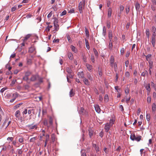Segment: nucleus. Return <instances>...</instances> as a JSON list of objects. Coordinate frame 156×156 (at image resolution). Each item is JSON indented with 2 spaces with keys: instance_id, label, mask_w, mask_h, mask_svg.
Returning a JSON list of instances; mask_svg holds the SVG:
<instances>
[{
  "instance_id": "29",
  "label": "nucleus",
  "mask_w": 156,
  "mask_h": 156,
  "mask_svg": "<svg viewBox=\"0 0 156 156\" xmlns=\"http://www.w3.org/2000/svg\"><path fill=\"white\" fill-rule=\"evenodd\" d=\"M145 88L146 89V90L149 91H150L151 90V88H150V83H148L147 85L146 86Z\"/></svg>"
},
{
  "instance_id": "41",
  "label": "nucleus",
  "mask_w": 156,
  "mask_h": 156,
  "mask_svg": "<svg viewBox=\"0 0 156 156\" xmlns=\"http://www.w3.org/2000/svg\"><path fill=\"white\" fill-rule=\"evenodd\" d=\"M147 74V71L146 70H145L141 73V75L142 76H145L146 74Z\"/></svg>"
},
{
  "instance_id": "8",
  "label": "nucleus",
  "mask_w": 156,
  "mask_h": 156,
  "mask_svg": "<svg viewBox=\"0 0 156 156\" xmlns=\"http://www.w3.org/2000/svg\"><path fill=\"white\" fill-rule=\"evenodd\" d=\"M38 77V76L37 75H33L31 77L30 80L32 81H35Z\"/></svg>"
},
{
  "instance_id": "12",
  "label": "nucleus",
  "mask_w": 156,
  "mask_h": 156,
  "mask_svg": "<svg viewBox=\"0 0 156 156\" xmlns=\"http://www.w3.org/2000/svg\"><path fill=\"white\" fill-rule=\"evenodd\" d=\"M93 147L95 149V151L97 153H98V152L99 151V149L98 146H97L96 144H93Z\"/></svg>"
},
{
  "instance_id": "14",
  "label": "nucleus",
  "mask_w": 156,
  "mask_h": 156,
  "mask_svg": "<svg viewBox=\"0 0 156 156\" xmlns=\"http://www.w3.org/2000/svg\"><path fill=\"white\" fill-rule=\"evenodd\" d=\"M75 93L74 90L73 89H71L70 91L69 95L70 97H72L74 95Z\"/></svg>"
},
{
  "instance_id": "58",
  "label": "nucleus",
  "mask_w": 156,
  "mask_h": 156,
  "mask_svg": "<svg viewBox=\"0 0 156 156\" xmlns=\"http://www.w3.org/2000/svg\"><path fill=\"white\" fill-rule=\"evenodd\" d=\"M91 60L94 63L95 61L94 57L93 55H91Z\"/></svg>"
},
{
  "instance_id": "20",
  "label": "nucleus",
  "mask_w": 156,
  "mask_h": 156,
  "mask_svg": "<svg viewBox=\"0 0 156 156\" xmlns=\"http://www.w3.org/2000/svg\"><path fill=\"white\" fill-rule=\"evenodd\" d=\"M108 37L109 38L110 41H111L112 37V31H109L108 34Z\"/></svg>"
},
{
  "instance_id": "62",
  "label": "nucleus",
  "mask_w": 156,
  "mask_h": 156,
  "mask_svg": "<svg viewBox=\"0 0 156 156\" xmlns=\"http://www.w3.org/2000/svg\"><path fill=\"white\" fill-rule=\"evenodd\" d=\"M129 11V7H128L126 8V12L127 14Z\"/></svg>"
},
{
  "instance_id": "28",
  "label": "nucleus",
  "mask_w": 156,
  "mask_h": 156,
  "mask_svg": "<svg viewBox=\"0 0 156 156\" xmlns=\"http://www.w3.org/2000/svg\"><path fill=\"white\" fill-rule=\"evenodd\" d=\"M104 101L105 102H107L109 101V98L107 94H106L104 97Z\"/></svg>"
},
{
  "instance_id": "6",
  "label": "nucleus",
  "mask_w": 156,
  "mask_h": 156,
  "mask_svg": "<svg viewBox=\"0 0 156 156\" xmlns=\"http://www.w3.org/2000/svg\"><path fill=\"white\" fill-rule=\"evenodd\" d=\"M114 62V58L113 56L112 55L110 57V63L111 66L113 67Z\"/></svg>"
},
{
  "instance_id": "60",
  "label": "nucleus",
  "mask_w": 156,
  "mask_h": 156,
  "mask_svg": "<svg viewBox=\"0 0 156 156\" xmlns=\"http://www.w3.org/2000/svg\"><path fill=\"white\" fill-rule=\"evenodd\" d=\"M151 55L150 54H148L146 56V59L147 61H148V59L150 58Z\"/></svg>"
},
{
  "instance_id": "45",
  "label": "nucleus",
  "mask_w": 156,
  "mask_h": 156,
  "mask_svg": "<svg viewBox=\"0 0 156 156\" xmlns=\"http://www.w3.org/2000/svg\"><path fill=\"white\" fill-rule=\"evenodd\" d=\"M19 141L20 143H22L23 141V138L22 137H20L19 139Z\"/></svg>"
},
{
  "instance_id": "63",
  "label": "nucleus",
  "mask_w": 156,
  "mask_h": 156,
  "mask_svg": "<svg viewBox=\"0 0 156 156\" xmlns=\"http://www.w3.org/2000/svg\"><path fill=\"white\" fill-rule=\"evenodd\" d=\"M121 54L122 55H123L124 52V48H122L120 50Z\"/></svg>"
},
{
  "instance_id": "35",
  "label": "nucleus",
  "mask_w": 156,
  "mask_h": 156,
  "mask_svg": "<svg viewBox=\"0 0 156 156\" xmlns=\"http://www.w3.org/2000/svg\"><path fill=\"white\" fill-rule=\"evenodd\" d=\"M49 139V136L48 134H47L45 135V142H46L48 141Z\"/></svg>"
},
{
  "instance_id": "25",
  "label": "nucleus",
  "mask_w": 156,
  "mask_h": 156,
  "mask_svg": "<svg viewBox=\"0 0 156 156\" xmlns=\"http://www.w3.org/2000/svg\"><path fill=\"white\" fill-rule=\"evenodd\" d=\"M156 109V105L154 103L152 104V110L153 112H155Z\"/></svg>"
},
{
  "instance_id": "40",
  "label": "nucleus",
  "mask_w": 156,
  "mask_h": 156,
  "mask_svg": "<svg viewBox=\"0 0 156 156\" xmlns=\"http://www.w3.org/2000/svg\"><path fill=\"white\" fill-rule=\"evenodd\" d=\"M23 79L27 82H28L29 80V77L26 76L25 75V76L23 77Z\"/></svg>"
},
{
  "instance_id": "54",
  "label": "nucleus",
  "mask_w": 156,
  "mask_h": 156,
  "mask_svg": "<svg viewBox=\"0 0 156 156\" xmlns=\"http://www.w3.org/2000/svg\"><path fill=\"white\" fill-rule=\"evenodd\" d=\"M107 25L108 28L109 29L110 27V22L109 21H107Z\"/></svg>"
},
{
  "instance_id": "48",
  "label": "nucleus",
  "mask_w": 156,
  "mask_h": 156,
  "mask_svg": "<svg viewBox=\"0 0 156 156\" xmlns=\"http://www.w3.org/2000/svg\"><path fill=\"white\" fill-rule=\"evenodd\" d=\"M87 77L88 78V79L90 80H93V78L89 74H87Z\"/></svg>"
},
{
  "instance_id": "9",
  "label": "nucleus",
  "mask_w": 156,
  "mask_h": 156,
  "mask_svg": "<svg viewBox=\"0 0 156 156\" xmlns=\"http://www.w3.org/2000/svg\"><path fill=\"white\" fill-rule=\"evenodd\" d=\"M94 108L96 111L98 113H99L101 112V109L98 105H94Z\"/></svg>"
},
{
  "instance_id": "38",
  "label": "nucleus",
  "mask_w": 156,
  "mask_h": 156,
  "mask_svg": "<svg viewBox=\"0 0 156 156\" xmlns=\"http://www.w3.org/2000/svg\"><path fill=\"white\" fill-rule=\"evenodd\" d=\"M67 38L69 42L70 43H71L72 42V40L70 36L69 35H67Z\"/></svg>"
},
{
  "instance_id": "42",
  "label": "nucleus",
  "mask_w": 156,
  "mask_h": 156,
  "mask_svg": "<svg viewBox=\"0 0 156 156\" xmlns=\"http://www.w3.org/2000/svg\"><path fill=\"white\" fill-rule=\"evenodd\" d=\"M125 91L126 94H128L129 92V89L128 87H126L125 90Z\"/></svg>"
},
{
  "instance_id": "2",
  "label": "nucleus",
  "mask_w": 156,
  "mask_h": 156,
  "mask_svg": "<svg viewBox=\"0 0 156 156\" xmlns=\"http://www.w3.org/2000/svg\"><path fill=\"white\" fill-rule=\"evenodd\" d=\"M85 4V0H82L80 2L78 5L80 13L83 12V9H84Z\"/></svg>"
},
{
  "instance_id": "44",
  "label": "nucleus",
  "mask_w": 156,
  "mask_h": 156,
  "mask_svg": "<svg viewBox=\"0 0 156 156\" xmlns=\"http://www.w3.org/2000/svg\"><path fill=\"white\" fill-rule=\"evenodd\" d=\"M52 26L48 25L46 28V30L48 31H49L50 30V28L52 27Z\"/></svg>"
},
{
  "instance_id": "4",
  "label": "nucleus",
  "mask_w": 156,
  "mask_h": 156,
  "mask_svg": "<svg viewBox=\"0 0 156 156\" xmlns=\"http://www.w3.org/2000/svg\"><path fill=\"white\" fill-rule=\"evenodd\" d=\"M37 125H33V124L29 125L26 126V127L28 129L30 130L37 128Z\"/></svg>"
},
{
  "instance_id": "11",
  "label": "nucleus",
  "mask_w": 156,
  "mask_h": 156,
  "mask_svg": "<svg viewBox=\"0 0 156 156\" xmlns=\"http://www.w3.org/2000/svg\"><path fill=\"white\" fill-rule=\"evenodd\" d=\"M68 57L69 58L70 60H73V55L72 53L71 52H69L68 54Z\"/></svg>"
},
{
  "instance_id": "59",
  "label": "nucleus",
  "mask_w": 156,
  "mask_h": 156,
  "mask_svg": "<svg viewBox=\"0 0 156 156\" xmlns=\"http://www.w3.org/2000/svg\"><path fill=\"white\" fill-rule=\"evenodd\" d=\"M52 12H50L48 14V16H47V17L48 18H50L51 16L52 15Z\"/></svg>"
},
{
  "instance_id": "17",
  "label": "nucleus",
  "mask_w": 156,
  "mask_h": 156,
  "mask_svg": "<svg viewBox=\"0 0 156 156\" xmlns=\"http://www.w3.org/2000/svg\"><path fill=\"white\" fill-rule=\"evenodd\" d=\"M54 27L55 30L56 31H58L59 29V26L57 23H54Z\"/></svg>"
},
{
  "instance_id": "19",
  "label": "nucleus",
  "mask_w": 156,
  "mask_h": 156,
  "mask_svg": "<svg viewBox=\"0 0 156 156\" xmlns=\"http://www.w3.org/2000/svg\"><path fill=\"white\" fill-rule=\"evenodd\" d=\"M86 66L88 70L90 71L92 69V66L90 65L87 63L86 64Z\"/></svg>"
},
{
  "instance_id": "53",
  "label": "nucleus",
  "mask_w": 156,
  "mask_h": 156,
  "mask_svg": "<svg viewBox=\"0 0 156 156\" xmlns=\"http://www.w3.org/2000/svg\"><path fill=\"white\" fill-rule=\"evenodd\" d=\"M66 10L63 11L60 14V16H62L66 14Z\"/></svg>"
},
{
  "instance_id": "43",
  "label": "nucleus",
  "mask_w": 156,
  "mask_h": 156,
  "mask_svg": "<svg viewBox=\"0 0 156 156\" xmlns=\"http://www.w3.org/2000/svg\"><path fill=\"white\" fill-rule=\"evenodd\" d=\"M146 35H147V37L148 38L149 37V34H150L149 30L148 29H147L146 30Z\"/></svg>"
},
{
  "instance_id": "57",
  "label": "nucleus",
  "mask_w": 156,
  "mask_h": 156,
  "mask_svg": "<svg viewBox=\"0 0 156 156\" xmlns=\"http://www.w3.org/2000/svg\"><path fill=\"white\" fill-rule=\"evenodd\" d=\"M8 119V122H7V124L5 126V128H6L9 125V124L11 122V121H8L9 118Z\"/></svg>"
},
{
  "instance_id": "36",
  "label": "nucleus",
  "mask_w": 156,
  "mask_h": 156,
  "mask_svg": "<svg viewBox=\"0 0 156 156\" xmlns=\"http://www.w3.org/2000/svg\"><path fill=\"white\" fill-rule=\"evenodd\" d=\"M66 71L69 74H71L72 72V70L68 67L66 68Z\"/></svg>"
},
{
  "instance_id": "34",
  "label": "nucleus",
  "mask_w": 156,
  "mask_h": 156,
  "mask_svg": "<svg viewBox=\"0 0 156 156\" xmlns=\"http://www.w3.org/2000/svg\"><path fill=\"white\" fill-rule=\"evenodd\" d=\"M8 122V119L6 118L5 119L4 122L3 124H2V126L3 127H5V126L7 124V122Z\"/></svg>"
},
{
  "instance_id": "49",
  "label": "nucleus",
  "mask_w": 156,
  "mask_h": 156,
  "mask_svg": "<svg viewBox=\"0 0 156 156\" xmlns=\"http://www.w3.org/2000/svg\"><path fill=\"white\" fill-rule=\"evenodd\" d=\"M83 59L85 62H87V57L84 55H83Z\"/></svg>"
},
{
  "instance_id": "16",
  "label": "nucleus",
  "mask_w": 156,
  "mask_h": 156,
  "mask_svg": "<svg viewBox=\"0 0 156 156\" xmlns=\"http://www.w3.org/2000/svg\"><path fill=\"white\" fill-rule=\"evenodd\" d=\"M77 74L80 78H82L84 77V74L82 71L80 72H79Z\"/></svg>"
},
{
  "instance_id": "18",
  "label": "nucleus",
  "mask_w": 156,
  "mask_h": 156,
  "mask_svg": "<svg viewBox=\"0 0 156 156\" xmlns=\"http://www.w3.org/2000/svg\"><path fill=\"white\" fill-rule=\"evenodd\" d=\"M83 81L85 85H89L90 84V83L88 80L85 78L83 79Z\"/></svg>"
},
{
  "instance_id": "46",
  "label": "nucleus",
  "mask_w": 156,
  "mask_h": 156,
  "mask_svg": "<svg viewBox=\"0 0 156 156\" xmlns=\"http://www.w3.org/2000/svg\"><path fill=\"white\" fill-rule=\"evenodd\" d=\"M115 121L114 120L112 119L110 120V122L109 123L111 126H112V125L114 123Z\"/></svg>"
},
{
  "instance_id": "27",
  "label": "nucleus",
  "mask_w": 156,
  "mask_h": 156,
  "mask_svg": "<svg viewBox=\"0 0 156 156\" xmlns=\"http://www.w3.org/2000/svg\"><path fill=\"white\" fill-rule=\"evenodd\" d=\"M106 33V29L105 27H104L103 28V33L102 34L104 36H105Z\"/></svg>"
},
{
  "instance_id": "31",
  "label": "nucleus",
  "mask_w": 156,
  "mask_h": 156,
  "mask_svg": "<svg viewBox=\"0 0 156 156\" xmlns=\"http://www.w3.org/2000/svg\"><path fill=\"white\" fill-rule=\"evenodd\" d=\"M85 34H86V36L87 37H88L89 36V31L86 27L85 28Z\"/></svg>"
},
{
  "instance_id": "47",
  "label": "nucleus",
  "mask_w": 156,
  "mask_h": 156,
  "mask_svg": "<svg viewBox=\"0 0 156 156\" xmlns=\"http://www.w3.org/2000/svg\"><path fill=\"white\" fill-rule=\"evenodd\" d=\"M27 64L29 65H30L32 63V61L31 59H27Z\"/></svg>"
},
{
  "instance_id": "3",
  "label": "nucleus",
  "mask_w": 156,
  "mask_h": 156,
  "mask_svg": "<svg viewBox=\"0 0 156 156\" xmlns=\"http://www.w3.org/2000/svg\"><path fill=\"white\" fill-rule=\"evenodd\" d=\"M15 115L16 118V120H20L21 122L22 121V117L21 116L19 110H18L16 111Z\"/></svg>"
},
{
  "instance_id": "1",
  "label": "nucleus",
  "mask_w": 156,
  "mask_h": 156,
  "mask_svg": "<svg viewBox=\"0 0 156 156\" xmlns=\"http://www.w3.org/2000/svg\"><path fill=\"white\" fill-rule=\"evenodd\" d=\"M141 136H136L134 133H132L130 136V138L133 141L135 140L137 142L140 141L141 140Z\"/></svg>"
},
{
  "instance_id": "26",
  "label": "nucleus",
  "mask_w": 156,
  "mask_h": 156,
  "mask_svg": "<svg viewBox=\"0 0 156 156\" xmlns=\"http://www.w3.org/2000/svg\"><path fill=\"white\" fill-rule=\"evenodd\" d=\"M31 36V35L30 34H28L27 35L25 36V37L24 39H23V41H26Z\"/></svg>"
},
{
  "instance_id": "21",
  "label": "nucleus",
  "mask_w": 156,
  "mask_h": 156,
  "mask_svg": "<svg viewBox=\"0 0 156 156\" xmlns=\"http://www.w3.org/2000/svg\"><path fill=\"white\" fill-rule=\"evenodd\" d=\"M17 152L19 155V156H21V155L22 154L23 151L21 149H18L17 150Z\"/></svg>"
},
{
  "instance_id": "24",
  "label": "nucleus",
  "mask_w": 156,
  "mask_h": 156,
  "mask_svg": "<svg viewBox=\"0 0 156 156\" xmlns=\"http://www.w3.org/2000/svg\"><path fill=\"white\" fill-rule=\"evenodd\" d=\"M93 51L95 56L98 57V54L97 51L95 48H93Z\"/></svg>"
},
{
  "instance_id": "37",
  "label": "nucleus",
  "mask_w": 156,
  "mask_h": 156,
  "mask_svg": "<svg viewBox=\"0 0 156 156\" xmlns=\"http://www.w3.org/2000/svg\"><path fill=\"white\" fill-rule=\"evenodd\" d=\"M124 7L123 5H121L120 6V13H121L123 11Z\"/></svg>"
},
{
  "instance_id": "32",
  "label": "nucleus",
  "mask_w": 156,
  "mask_h": 156,
  "mask_svg": "<svg viewBox=\"0 0 156 156\" xmlns=\"http://www.w3.org/2000/svg\"><path fill=\"white\" fill-rule=\"evenodd\" d=\"M19 94L17 93H15L12 94V97L15 99L18 96Z\"/></svg>"
},
{
  "instance_id": "23",
  "label": "nucleus",
  "mask_w": 156,
  "mask_h": 156,
  "mask_svg": "<svg viewBox=\"0 0 156 156\" xmlns=\"http://www.w3.org/2000/svg\"><path fill=\"white\" fill-rule=\"evenodd\" d=\"M89 134L90 137L93 135V132L91 129L89 128L88 129Z\"/></svg>"
},
{
  "instance_id": "22",
  "label": "nucleus",
  "mask_w": 156,
  "mask_h": 156,
  "mask_svg": "<svg viewBox=\"0 0 156 156\" xmlns=\"http://www.w3.org/2000/svg\"><path fill=\"white\" fill-rule=\"evenodd\" d=\"M85 42L86 46V47L88 49H90V46H89V44L88 40L87 39H85Z\"/></svg>"
},
{
  "instance_id": "7",
  "label": "nucleus",
  "mask_w": 156,
  "mask_h": 156,
  "mask_svg": "<svg viewBox=\"0 0 156 156\" xmlns=\"http://www.w3.org/2000/svg\"><path fill=\"white\" fill-rule=\"evenodd\" d=\"M151 42L153 47H154L155 45V36H153L152 37Z\"/></svg>"
},
{
  "instance_id": "61",
  "label": "nucleus",
  "mask_w": 156,
  "mask_h": 156,
  "mask_svg": "<svg viewBox=\"0 0 156 156\" xmlns=\"http://www.w3.org/2000/svg\"><path fill=\"white\" fill-rule=\"evenodd\" d=\"M83 150H82L81 151V156H86V154L85 152H83Z\"/></svg>"
},
{
  "instance_id": "64",
  "label": "nucleus",
  "mask_w": 156,
  "mask_h": 156,
  "mask_svg": "<svg viewBox=\"0 0 156 156\" xmlns=\"http://www.w3.org/2000/svg\"><path fill=\"white\" fill-rule=\"evenodd\" d=\"M150 115H149L147 114L146 115V119L148 121H149L150 119Z\"/></svg>"
},
{
  "instance_id": "5",
  "label": "nucleus",
  "mask_w": 156,
  "mask_h": 156,
  "mask_svg": "<svg viewBox=\"0 0 156 156\" xmlns=\"http://www.w3.org/2000/svg\"><path fill=\"white\" fill-rule=\"evenodd\" d=\"M111 126V125L108 123H107L105 124L104 128L105 129V131L106 132H108Z\"/></svg>"
},
{
  "instance_id": "50",
  "label": "nucleus",
  "mask_w": 156,
  "mask_h": 156,
  "mask_svg": "<svg viewBox=\"0 0 156 156\" xmlns=\"http://www.w3.org/2000/svg\"><path fill=\"white\" fill-rule=\"evenodd\" d=\"M17 9V6L16 5L14 6L13 7H12L11 9L12 12L15 11Z\"/></svg>"
},
{
  "instance_id": "55",
  "label": "nucleus",
  "mask_w": 156,
  "mask_h": 156,
  "mask_svg": "<svg viewBox=\"0 0 156 156\" xmlns=\"http://www.w3.org/2000/svg\"><path fill=\"white\" fill-rule=\"evenodd\" d=\"M125 76L126 77H129L130 76V74L128 72H126L125 73Z\"/></svg>"
},
{
  "instance_id": "10",
  "label": "nucleus",
  "mask_w": 156,
  "mask_h": 156,
  "mask_svg": "<svg viewBox=\"0 0 156 156\" xmlns=\"http://www.w3.org/2000/svg\"><path fill=\"white\" fill-rule=\"evenodd\" d=\"M151 31L153 32V36H156V28L154 26H153L151 28Z\"/></svg>"
},
{
  "instance_id": "30",
  "label": "nucleus",
  "mask_w": 156,
  "mask_h": 156,
  "mask_svg": "<svg viewBox=\"0 0 156 156\" xmlns=\"http://www.w3.org/2000/svg\"><path fill=\"white\" fill-rule=\"evenodd\" d=\"M135 7L136 10H139L140 7V4L138 2L136 3L135 5Z\"/></svg>"
},
{
  "instance_id": "52",
  "label": "nucleus",
  "mask_w": 156,
  "mask_h": 156,
  "mask_svg": "<svg viewBox=\"0 0 156 156\" xmlns=\"http://www.w3.org/2000/svg\"><path fill=\"white\" fill-rule=\"evenodd\" d=\"M51 139L52 142H54L55 140V137L54 135H52L51 136Z\"/></svg>"
},
{
  "instance_id": "39",
  "label": "nucleus",
  "mask_w": 156,
  "mask_h": 156,
  "mask_svg": "<svg viewBox=\"0 0 156 156\" xmlns=\"http://www.w3.org/2000/svg\"><path fill=\"white\" fill-rule=\"evenodd\" d=\"M112 43L111 41H110V42L109 43V44L108 45V48L110 50H112Z\"/></svg>"
},
{
  "instance_id": "33",
  "label": "nucleus",
  "mask_w": 156,
  "mask_h": 156,
  "mask_svg": "<svg viewBox=\"0 0 156 156\" xmlns=\"http://www.w3.org/2000/svg\"><path fill=\"white\" fill-rule=\"evenodd\" d=\"M35 50V48L33 47H30L29 48V51L32 53L34 52V51Z\"/></svg>"
},
{
  "instance_id": "56",
  "label": "nucleus",
  "mask_w": 156,
  "mask_h": 156,
  "mask_svg": "<svg viewBox=\"0 0 156 156\" xmlns=\"http://www.w3.org/2000/svg\"><path fill=\"white\" fill-rule=\"evenodd\" d=\"M23 104V103H20L19 104H17L16 105H15V107L16 108H19L20 106L21 105H22Z\"/></svg>"
},
{
  "instance_id": "13",
  "label": "nucleus",
  "mask_w": 156,
  "mask_h": 156,
  "mask_svg": "<svg viewBox=\"0 0 156 156\" xmlns=\"http://www.w3.org/2000/svg\"><path fill=\"white\" fill-rule=\"evenodd\" d=\"M112 10L111 8H109L108 9V17H111L112 15Z\"/></svg>"
},
{
  "instance_id": "51",
  "label": "nucleus",
  "mask_w": 156,
  "mask_h": 156,
  "mask_svg": "<svg viewBox=\"0 0 156 156\" xmlns=\"http://www.w3.org/2000/svg\"><path fill=\"white\" fill-rule=\"evenodd\" d=\"M31 73L30 72L28 71L25 73V75L29 77V76L30 75Z\"/></svg>"
},
{
  "instance_id": "15",
  "label": "nucleus",
  "mask_w": 156,
  "mask_h": 156,
  "mask_svg": "<svg viewBox=\"0 0 156 156\" xmlns=\"http://www.w3.org/2000/svg\"><path fill=\"white\" fill-rule=\"evenodd\" d=\"M70 48L72 50L74 53H76L77 52V50L75 46L72 45Z\"/></svg>"
}]
</instances>
